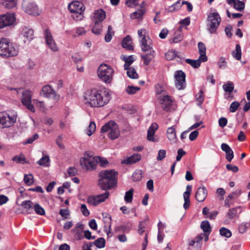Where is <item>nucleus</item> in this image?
I'll return each mask as SVG.
<instances>
[{"label":"nucleus","instance_id":"obj_1","mask_svg":"<svg viewBox=\"0 0 250 250\" xmlns=\"http://www.w3.org/2000/svg\"><path fill=\"white\" fill-rule=\"evenodd\" d=\"M85 104L92 107H99L106 104L111 99L109 90L96 88L87 90L84 93Z\"/></svg>","mask_w":250,"mask_h":250},{"label":"nucleus","instance_id":"obj_2","mask_svg":"<svg viewBox=\"0 0 250 250\" xmlns=\"http://www.w3.org/2000/svg\"><path fill=\"white\" fill-rule=\"evenodd\" d=\"M141 50L144 52L149 51V53L141 55V58L143 60V64L147 66L152 59L155 57L156 53L153 48L151 41L148 42L146 40V37L144 36L141 39L140 42Z\"/></svg>","mask_w":250,"mask_h":250},{"label":"nucleus","instance_id":"obj_3","mask_svg":"<svg viewBox=\"0 0 250 250\" xmlns=\"http://www.w3.org/2000/svg\"><path fill=\"white\" fill-rule=\"evenodd\" d=\"M18 50L13 43L6 38L0 40V56L3 58H9L18 55Z\"/></svg>","mask_w":250,"mask_h":250},{"label":"nucleus","instance_id":"obj_4","mask_svg":"<svg viewBox=\"0 0 250 250\" xmlns=\"http://www.w3.org/2000/svg\"><path fill=\"white\" fill-rule=\"evenodd\" d=\"M67 8L72 14V17L74 20L78 21L83 18L85 6L82 2L78 0L72 1L68 4Z\"/></svg>","mask_w":250,"mask_h":250},{"label":"nucleus","instance_id":"obj_5","mask_svg":"<svg viewBox=\"0 0 250 250\" xmlns=\"http://www.w3.org/2000/svg\"><path fill=\"white\" fill-rule=\"evenodd\" d=\"M114 70L109 65L105 63L101 64L98 67L97 71L98 77L106 83H111Z\"/></svg>","mask_w":250,"mask_h":250},{"label":"nucleus","instance_id":"obj_6","mask_svg":"<svg viewBox=\"0 0 250 250\" xmlns=\"http://www.w3.org/2000/svg\"><path fill=\"white\" fill-rule=\"evenodd\" d=\"M21 6L23 10L29 15L37 16L41 13L38 5L30 0H23Z\"/></svg>","mask_w":250,"mask_h":250},{"label":"nucleus","instance_id":"obj_7","mask_svg":"<svg viewBox=\"0 0 250 250\" xmlns=\"http://www.w3.org/2000/svg\"><path fill=\"white\" fill-rule=\"evenodd\" d=\"M208 21L209 22V29H208V32L210 34H215L216 33V30L219 26L221 18L217 12H213L209 14L208 17Z\"/></svg>","mask_w":250,"mask_h":250},{"label":"nucleus","instance_id":"obj_8","mask_svg":"<svg viewBox=\"0 0 250 250\" xmlns=\"http://www.w3.org/2000/svg\"><path fill=\"white\" fill-rule=\"evenodd\" d=\"M17 118L11 116L6 112H0V128H8L13 126L16 122Z\"/></svg>","mask_w":250,"mask_h":250},{"label":"nucleus","instance_id":"obj_9","mask_svg":"<svg viewBox=\"0 0 250 250\" xmlns=\"http://www.w3.org/2000/svg\"><path fill=\"white\" fill-rule=\"evenodd\" d=\"M118 172L114 169L103 170L98 174V179L118 183Z\"/></svg>","mask_w":250,"mask_h":250},{"label":"nucleus","instance_id":"obj_10","mask_svg":"<svg viewBox=\"0 0 250 250\" xmlns=\"http://www.w3.org/2000/svg\"><path fill=\"white\" fill-rule=\"evenodd\" d=\"M186 73L182 70H177L174 73L175 86L178 90H183L186 87Z\"/></svg>","mask_w":250,"mask_h":250},{"label":"nucleus","instance_id":"obj_11","mask_svg":"<svg viewBox=\"0 0 250 250\" xmlns=\"http://www.w3.org/2000/svg\"><path fill=\"white\" fill-rule=\"evenodd\" d=\"M15 21L16 18L13 13L0 15V29L12 25Z\"/></svg>","mask_w":250,"mask_h":250},{"label":"nucleus","instance_id":"obj_12","mask_svg":"<svg viewBox=\"0 0 250 250\" xmlns=\"http://www.w3.org/2000/svg\"><path fill=\"white\" fill-rule=\"evenodd\" d=\"M44 36L45 40V43L48 48L54 52L58 51L59 49L55 43L52 34L48 29H46L44 31Z\"/></svg>","mask_w":250,"mask_h":250},{"label":"nucleus","instance_id":"obj_13","mask_svg":"<svg viewBox=\"0 0 250 250\" xmlns=\"http://www.w3.org/2000/svg\"><path fill=\"white\" fill-rule=\"evenodd\" d=\"M31 98L30 92L26 91L22 93L21 103L28 110L34 112L35 108L31 103Z\"/></svg>","mask_w":250,"mask_h":250},{"label":"nucleus","instance_id":"obj_14","mask_svg":"<svg viewBox=\"0 0 250 250\" xmlns=\"http://www.w3.org/2000/svg\"><path fill=\"white\" fill-rule=\"evenodd\" d=\"M80 165L83 168H85L86 170L92 171L95 170L97 167L96 162L94 159L81 158L80 160Z\"/></svg>","mask_w":250,"mask_h":250},{"label":"nucleus","instance_id":"obj_15","mask_svg":"<svg viewBox=\"0 0 250 250\" xmlns=\"http://www.w3.org/2000/svg\"><path fill=\"white\" fill-rule=\"evenodd\" d=\"M118 183L103 180L100 179L98 180V186L102 190L108 191L117 187Z\"/></svg>","mask_w":250,"mask_h":250},{"label":"nucleus","instance_id":"obj_16","mask_svg":"<svg viewBox=\"0 0 250 250\" xmlns=\"http://www.w3.org/2000/svg\"><path fill=\"white\" fill-rule=\"evenodd\" d=\"M56 95V92L50 85L43 86L41 92V95L47 98H54Z\"/></svg>","mask_w":250,"mask_h":250},{"label":"nucleus","instance_id":"obj_17","mask_svg":"<svg viewBox=\"0 0 250 250\" xmlns=\"http://www.w3.org/2000/svg\"><path fill=\"white\" fill-rule=\"evenodd\" d=\"M208 194V190L205 186L201 187L197 189L195 193V199L199 202H203L207 197Z\"/></svg>","mask_w":250,"mask_h":250},{"label":"nucleus","instance_id":"obj_18","mask_svg":"<svg viewBox=\"0 0 250 250\" xmlns=\"http://www.w3.org/2000/svg\"><path fill=\"white\" fill-rule=\"evenodd\" d=\"M141 157H142L140 154L138 153H134L130 157L124 159L122 161L121 163L126 165H130L140 161L141 159Z\"/></svg>","mask_w":250,"mask_h":250},{"label":"nucleus","instance_id":"obj_19","mask_svg":"<svg viewBox=\"0 0 250 250\" xmlns=\"http://www.w3.org/2000/svg\"><path fill=\"white\" fill-rule=\"evenodd\" d=\"M229 5L233 4V8L240 12L244 10L245 9V4L243 1L240 0H226Z\"/></svg>","mask_w":250,"mask_h":250},{"label":"nucleus","instance_id":"obj_20","mask_svg":"<svg viewBox=\"0 0 250 250\" xmlns=\"http://www.w3.org/2000/svg\"><path fill=\"white\" fill-rule=\"evenodd\" d=\"M158 127V125L156 123H153L148 128L147 133V138L149 141L155 142L154 135Z\"/></svg>","mask_w":250,"mask_h":250},{"label":"nucleus","instance_id":"obj_21","mask_svg":"<svg viewBox=\"0 0 250 250\" xmlns=\"http://www.w3.org/2000/svg\"><path fill=\"white\" fill-rule=\"evenodd\" d=\"M120 134L119 130L118 125L115 122V125H113V126L110 129L108 134V137L112 140H115L118 138Z\"/></svg>","mask_w":250,"mask_h":250},{"label":"nucleus","instance_id":"obj_22","mask_svg":"<svg viewBox=\"0 0 250 250\" xmlns=\"http://www.w3.org/2000/svg\"><path fill=\"white\" fill-rule=\"evenodd\" d=\"M17 205L21 206L25 208L27 213L30 214L33 211V203L31 200L23 201L21 204H19L18 201H16Z\"/></svg>","mask_w":250,"mask_h":250},{"label":"nucleus","instance_id":"obj_23","mask_svg":"<svg viewBox=\"0 0 250 250\" xmlns=\"http://www.w3.org/2000/svg\"><path fill=\"white\" fill-rule=\"evenodd\" d=\"M105 12L102 9L95 11L94 16V21L101 23L105 18Z\"/></svg>","mask_w":250,"mask_h":250},{"label":"nucleus","instance_id":"obj_24","mask_svg":"<svg viewBox=\"0 0 250 250\" xmlns=\"http://www.w3.org/2000/svg\"><path fill=\"white\" fill-rule=\"evenodd\" d=\"M34 32L32 29L24 27L22 28L21 34L26 38L27 41L30 42L34 38Z\"/></svg>","mask_w":250,"mask_h":250},{"label":"nucleus","instance_id":"obj_25","mask_svg":"<svg viewBox=\"0 0 250 250\" xmlns=\"http://www.w3.org/2000/svg\"><path fill=\"white\" fill-rule=\"evenodd\" d=\"M241 206H238L237 207L229 209L227 214V216L230 220L233 219L237 214L241 213Z\"/></svg>","mask_w":250,"mask_h":250},{"label":"nucleus","instance_id":"obj_26","mask_svg":"<svg viewBox=\"0 0 250 250\" xmlns=\"http://www.w3.org/2000/svg\"><path fill=\"white\" fill-rule=\"evenodd\" d=\"M102 216L104 218V224H109L108 229H105L104 231L106 232L107 234L108 235L110 232L111 227V215L106 212H104L102 213Z\"/></svg>","mask_w":250,"mask_h":250},{"label":"nucleus","instance_id":"obj_27","mask_svg":"<svg viewBox=\"0 0 250 250\" xmlns=\"http://www.w3.org/2000/svg\"><path fill=\"white\" fill-rule=\"evenodd\" d=\"M94 159L96 162V164H99V165L102 167H107L109 165V162L104 157L96 156H94Z\"/></svg>","mask_w":250,"mask_h":250},{"label":"nucleus","instance_id":"obj_28","mask_svg":"<svg viewBox=\"0 0 250 250\" xmlns=\"http://www.w3.org/2000/svg\"><path fill=\"white\" fill-rule=\"evenodd\" d=\"M132 41L131 37L130 35H127L125 37L122 42V46L123 48L128 50H133L134 48L132 45L128 44V42Z\"/></svg>","mask_w":250,"mask_h":250},{"label":"nucleus","instance_id":"obj_29","mask_svg":"<svg viewBox=\"0 0 250 250\" xmlns=\"http://www.w3.org/2000/svg\"><path fill=\"white\" fill-rule=\"evenodd\" d=\"M17 0H0V3L7 9H12L17 5Z\"/></svg>","mask_w":250,"mask_h":250},{"label":"nucleus","instance_id":"obj_30","mask_svg":"<svg viewBox=\"0 0 250 250\" xmlns=\"http://www.w3.org/2000/svg\"><path fill=\"white\" fill-rule=\"evenodd\" d=\"M146 13V10L143 9H138L137 11H136L130 15V17L132 19H138L142 20L143 16Z\"/></svg>","mask_w":250,"mask_h":250},{"label":"nucleus","instance_id":"obj_31","mask_svg":"<svg viewBox=\"0 0 250 250\" xmlns=\"http://www.w3.org/2000/svg\"><path fill=\"white\" fill-rule=\"evenodd\" d=\"M167 132L168 139L170 141L175 142L176 140V134L174 126L168 127Z\"/></svg>","mask_w":250,"mask_h":250},{"label":"nucleus","instance_id":"obj_32","mask_svg":"<svg viewBox=\"0 0 250 250\" xmlns=\"http://www.w3.org/2000/svg\"><path fill=\"white\" fill-rule=\"evenodd\" d=\"M91 244L95 246L97 248L102 249L105 247L106 242L104 237H100L94 242H91Z\"/></svg>","mask_w":250,"mask_h":250},{"label":"nucleus","instance_id":"obj_33","mask_svg":"<svg viewBox=\"0 0 250 250\" xmlns=\"http://www.w3.org/2000/svg\"><path fill=\"white\" fill-rule=\"evenodd\" d=\"M201 229L203 230L204 233H211V227L209 224V222L207 221H203L201 222Z\"/></svg>","mask_w":250,"mask_h":250},{"label":"nucleus","instance_id":"obj_34","mask_svg":"<svg viewBox=\"0 0 250 250\" xmlns=\"http://www.w3.org/2000/svg\"><path fill=\"white\" fill-rule=\"evenodd\" d=\"M143 171L141 169H136L133 173L132 179L134 182H139L141 180L143 177Z\"/></svg>","mask_w":250,"mask_h":250},{"label":"nucleus","instance_id":"obj_35","mask_svg":"<svg viewBox=\"0 0 250 250\" xmlns=\"http://www.w3.org/2000/svg\"><path fill=\"white\" fill-rule=\"evenodd\" d=\"M232 56L235 58L237 60H240L241 58L242 53L241 50V46L240 44H236L235 46V50L232 52Z\"/></svg>","mask_w":250,"mask_h":250},{"label":"nucleus","instance_id":"obj_36","mask_svg":"<svg viewBox=\"0 0 250 250\" xmlns=\"http://www.w3.org/2000/svg\"><path fill=\"white\" fill-rule=\"evenodd\" d=\"M115 124V122L113 120H110L104 125L101 129V132L104 133L109 131L111 127L113 126V125Z\"/></svg>","mask_w":250,"mask_h":250},{"label":"nucleus","instance_id":"obj_37","mask_svg":"<svg viewBox=\"0 0 250 250\" xmlns=\"http://www.w3.org/2000/svg\"><path fill=\"white\" fill-rule=\"evenodd\" d=\"M180 0L177 1L176 2L173 3L172 5L170 6L168 9L167 12L169 13H172L174 11H178L181 8V5H180Z\"/></svg>","mask_w":250,"mask_h":250},{"label":"nucleus","instance_id":"obj_38","mask_svg":"<svg viewBox=\"0 0 250 250\" xmlns=\"http://www.w3.org/2000/svg\"><path fill=\"white\" fill-rule=\"evenodd\" d=\"M102 26L97 21H94V25L92 28V32L96 35H99L102 31Z\"/></svg>","mask_w":250,"mask_h":250},{"label":"nucleus","instance_id":"obj_39","mask_svg":"<svg viewBox=\"0 0 250 250\" xmlns=\"http://www.w3.org/2000/svg\"><path fill=\"white\" fill-rule=\"evenodd\" d=\"M134 189L131 188L125 193L124 199L126 203H131L133 199Z\"/></svg>","mask_w":250,"mask_h":250},{"label":"nucleus","instance_id":"obj_40","mask_svg":"<svg viewBox=\"0 0 250 250\" xmlns=\"http://www.w3.org/2000/svg\"><path fill=\"white\" fill-rule=\"evenodd\" d=\"M13 161L16 162L18 164H27L28 162L26 161V158L24 156L21 154L20 155H16L13 158Z\"/></svg>","mask_w":250,"mask_h":250},{"label":"nucleus","instance_id":"obj_41","mask_svg":"<svg viewBox=\"0 0 250 250\" xmlns=\"http://www.w3.org/2000/svg\"><path fill=\"white\" fill-rule=\"evenodd\" d=\"M223 88L226 92L230 94L234 90V84L231 82H228L226 83L223 84Z\"/></svg>","mask_w":250,"mask_h":250},{"label":"nucleus","instance_id":"obj_42","mask_svg":"<svg viewBox=\"0 0 250 250\" xmlns=\"http://www.w3.org/2000/svg\"><path fill=\"white\" fill-rule=\"evenodd\" d=\"M203 240V234L201 233L197 235L194 240L195 243H197L195 246L196 250H201L202 249V240Z\"/></svg>","mask_w":250,"mask_h":250},{"label":"nucleus","instance_id":"obj_43","mask_svg":"<svg viewBox=\"0 0 250 250\" xmlns=\"http://www.w3.org/2000/svg\"><path fill=\"white\" fill-rule=\"evenodd\" d=\"M186 63L190 64L192 67L197 68L201 65L200 61L198 60H192L190 59H187L185 60Z\"/></svg>","mask_w":250,"mask_h":250},{"label":"nucleus","instance_id":"obj_44","mask_svg":"<svg viewBox=\"0 0 250 250\" xmlns=\"http://www.w3.org/2000/svg\"><path fill=\"white\" fill-rule=\"evenodd\" d=\"M34 209L37 214L44 215L45 214L44 209L38 203H36L34 205Z\"/></svg>","mask_w":250,"mask_h":250},{"label":"nucleus","instance_id":"obj_45","mask_svg":"<svg viewBox=\"0 0 250 250\" xmlns=\"http://www.w3.org/2000/svg\"><path fill=\"white\" fill-rule=\"evenodd\" d=\"M112 30V27L111 25L108 26L107 33L105 36L104 40L106 42H109L111 41L112 36L114 34V31H111Z\"/></svg>","mask_w":250,"mask_h":250},{"label":"nucleus","instance_id":"obj_46","mask_svg":"<svg viewBox=\"0 0 250 250\" xmlns=\"http://www.w3.org/2000/svg\"><path fill=\"white\" fill-rule=\"evenodd\" d=\"M23 180L26 185L28 186H31L34 183V178L33 174H25L24 176Z\"/></svg>","mask_w":250,"mask_h":250},{"label":"nucleus","instance_id":"obj_47","mask_svg":"<svg viewBox=\"0 0 250 250\" xmlns=\"http://www.w3.org/2000/svg\"><path fill=\"white\" fill-rule=\"evenodd\" d=\"M219 231L220 234L221 236L226 237L227 238H229L232 235V233L231 231L229 229L226 228L225 227L221 228L220 229Z\"/></svg>","mask_w":250,"mask_h":250},{"label":"nucleus","instance_id":"obj_48","mask_svg":"<svg viewBox=\"0 0 250 250\" xmlns=\"http://www.w3.org/2000/svg\"><path fill=\"white\" fill-rule=\"evenodd\" d=\"M126 74L127 76L132 79H137L139 77L135 69L133 67H131V69H130L129 71H127Z\"/></svg>","mask_w":250,"mask_h":250},{"label":"nucleus","instance_id":"obj_49","mask_svg":"<svg viewBox=\"0 0 250 250\" xmlns=\"http://www.w3.org/2000/svg\"><path fill=\"white\" fill-rule=\"evenodd\" d=\"M96 129V124L94 122H90L87 129H86V134L88 136H91Z\"/></svg>","mask_w":250,"mask_h":250},{"label":"nucleus","instance_id":"obj_50","mask_svg":"<svg viewBox=\"0 0 250 250\" xmlns=\"http://www.w3.org/2000/svg\"><path fill=\"white\" fill-rule=\"evenodd\" d=\"M130 230V229L128 226L125 225H120L115 227V231L116 232H128Z\"/></svg>","mask_w":250,"mask_h":250},{"label":"nucleus","instance_id":"obj_51","mask_svg":"<svg viewBox=\"0 0 250 250\" xmlns=\"http://www.w3.org/2000/svg\"><path fill=\"white\" fill-rule=\"evenodd\" d=\"M140 88L133 85H128L126 88V92L129 95H133L135 94L138 91L140 90Z\"/></svg>","mask_w":250,"mask_h":250},{"label":"nucleus","instance_id":"obj_52","mask_svg":"<svg viewBox=\"0 0 250 250\" xmlns=\"http://www.w3.org/2000/svg\"><path fill=\"white\" fill-rule=\"evenodd\" d=\"M109 195V192L108 191H105L104 193L101 194L96 196L97 200H98L100 203L104 202L107 199Z\"/></svg>","mask_w":250,"mask_h":250},{"label":"nucleus","instance_id":"obj_53","mask_svg":"<svg viewBox=\"0 0 250 250\" xmlns=\"http://www.w3.org/2000/svg\"><path fill=\"white\" fill-rule=\"evenodd\" d=\"M176 57V51L171 50L167 51L165 54L166 59L168 61H171Z\"/></svg>","mask_w":250,"mask_h":250},{"label":"nucleus","instance_id":"obj_54","mask_svg":"<svg viewBox=\"0 0 250 250\" xmlns=\"http://www.w3.org/2000/svg\"><path fill=\"white\" fill-rule=\"evenodd\" d=\"M196 99L198 102V104H201L204 101L205 97L202 90H200L196 95Z\"/></svg>","mask_w":250,"mask_h":250},{"label":"nucleus","instance_id":"obj_55","mask_svg":"<svg viewBox=\"0 0 250 250\" xmlns=\"http://www.w3.org/2000/svg\"><path fill=\"white\" fill-rule=\"evenodd\" d=\"M50 158L48 155H46L42 157L38 162L37 164L40 166H45L46 164L49 162Z\"/></svg>","mask_w":250,"mask_h":250},{"label":"nucleus","instance_id":"obj_56","mask_svg":"<svg viewBox=\"0 0 250 250\" xmlns=\"http://www.w3.org/2000/svg\"><path fill=\"white\" fill-rule=\"evenodd\" d=\"M87 203L92 204L94 206H96L100 203L97 199L96 196H90L87 198Z\"/></svg>","mask_w":250,"mask_h":250},{"label":"nucleus","instance_id":"obj_57","mask_svg":"<svg viewBox=\"0 0 250 250\" xmlns=\"http://www.w3.org/2000/svg\"><path fill=\"white\" fill-rule=\"evenodd\" d=\"M240 104L238 102L234 101L230 105L229 110L230 112H235L238 109Z\"/></svg>","mask_w":250,"mask_h":250},{"label":"nucleus","instance_id":"obj_58","mask_svg":"<svg viewBox=\"0 0 250 250\" xmlns=\"http://www.w3.org/2000/svg\"><path fill=\"white\" fill-rule=\"evenodd\" d=\"M248 223H242L239 225L238 228L239 232L240 233H245L249 229Z\"/></svg>","mask_w":250,"mask_h":250},{"label":"nucleus","instance_id":"obj_59","mask_svg":"<svg viewBox=\"0 0 250 250\" xmlns=\"http://www.w3.org/2000/svg\"><path fill=\"white\" fill-rule=\"evenodd\" d=\"M39 138V135L37 133L34 134L32 137L28 138L26 142H23L24 145L30 144L32 143L35 140Z\"/></svg>","mask_w":250,"mask_h":250},{"label":"nucleus","instance_id":"obj_60","mask_svg":"<svg viewBox=\"0 0 250 250\" xmlns=\"http://www.w3.org/2000/svg\"><path fill=\"white\" fill-rule=\"evenodd\" d=\"M227 62L225 60V58L223 57L220 58L218 62V65L220 68L224 69L227 66Z\"/></svg>","mask_w":250,"mask_h":250},{"label":"nucleus","instance_id":"obj_61","mask_svg":"<svg viewBox=\"0 0 250 250\" xmlns=\"http://www.w3.org/2000/svg\"><path fill=\"white\" fill-rule=\"evenodd\" d=\"M226 152V159L228 162H230L234 157V153L232 149L227 151Z\"/></svg>","mask_w":250,"mask_h":250},{"label":"nucleus","instance_id":"obj_62","mask_svg":"<svg viewBox=\"0 0 250 250\" xmlns=\"http://www.w3.org/2000/svg\"><path fill=\"white\" fill-rule=\"evenodd\" d=\"M166 156V151L164 149H160L158 151L157 159L158 161L163 160Z\"/></svg>","mask_w":250,"mask_h":250},{"label":"nucleus","instance_id":"obj_63","mask_svg":"<svg viewBox=\"0 0 250 250\" xmlns=\"http://www.w3.org/2000/svg\"><path fill=\"white\" fill-rule=\"evenodd\" d=\"M232 29V26L231 24H228L225 29V33L229 38H231L232 36L231 33Z\"/></svg>","mask_w":250,"mask_h":250},{"label":"nucleus","instance_id":"obj_64","mask_svg":"<svg viewBox=\"0 0 250 250\" xmlns=\"http://www.w3.org/2000/svg\"><path fill=\"white\" fill-rule=\"evenodd\" d=\"M183 39V35L181 33L178 34L173 38L172 41L170 40V43H178Z\"/></svg>","mask_w":250,"mask_h":250}]
</instances>
